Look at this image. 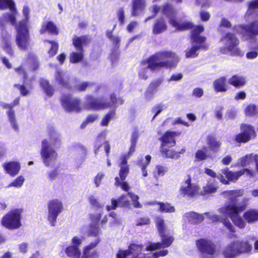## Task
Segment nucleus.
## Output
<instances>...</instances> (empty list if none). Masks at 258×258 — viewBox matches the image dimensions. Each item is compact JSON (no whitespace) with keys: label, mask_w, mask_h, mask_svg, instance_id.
I'll return each instance as SVG.
<instances>
[{"label":"nucleus","mask_w":258,"mask_h":258,"mask_svg":"<svg viewBox=\"0 0 258 258\" xmlns=\"http://www.w3.org/2000/svg\"><path fill=\"white\" fill-rule=\"evenodd\" d=\"M198 249L204 254L210 256L213 255L215 253V245L213 242L207 239H201L197 241Z\"/></svg>","instance_id":"obj_22"},{"label":"nucleus","mask_w":258,"mask_h":258,"mask_svg":"<svg viewBox=\"0 0 258 258\" xmlns=\"http://www.w3.org/2000/svg\"><path fill=\"white\" fill-rule=\"evenodd\" d=\"M63 209L61 202L58 199H53L48 203V220L51 226H54L58 215Z\"/></svg>","instance_id":"obj_17"},{"label":"nucleus","mask_w":258,"mask_h":258,"mask_svg":"<svg viewBox=\"0 0 258 258\" xmlns=\"http://www.w3.org/2000/svg\"><path fill=\"white\" fill-rule=\"evenodd\" d=\"M101 214L100 213H95L94 214H90V219L91 221V224H93L95 225H98V223L101 218Z\"/></svg>","instance_id":"obj_57"},{"label":"nucleus","mask_w":258,"mask_h":258,"mask_svg":"<svg viewBox=\"0 0 258 258\" xmlns=\"http://www.w3.org/2000/svg\"><path fill=\"white\" fill-rule=\"evenodd\" d=\"M179 61L178 56L170 51H159L141 64V68L139 72L140 79L146 80L152 71L160 69L175 67Z\"/></svg>","instance_id":"obj_2"},{"label":"nucleus","mask_w":258,"mask_h":258,"mask_svg":"<svg viewBox=\"0 0 258 258\" xmlns=\"http://www.w3.org/2000/svg\"><path fill=\"white\" fill-rule=\"evenodd\" d=\"M17 34L16 36V43L20 49L26 50L30 45V36L29 30L25 21H21L18 24L15 23Z\"/></svg>","instance_id":"obj_12"},{"label":"nucleus","mask_w":258,"mask_h":258,"mask_svg":"<svg viewBox=\"0 0 258 258\" xmlns=\"http://www.w3.org/2000/svg\"><path fill=\"white\" fill-rule=\"evenodd\" d=\"M245 83V78L238 75H234L229 80V83L236 87L243 86Z\"/></svg>","instance_id":"obj_42"},{"label":"nucleus","mask_w":258,"mask_h":258,"mask_svg":"<svg viewBox=\"0 0 258 258\" xmlns=\"http://www.w3.org/2000/svg\"><path fill=\"white\" fill-rule=\"evenodd\" d=\"M168 148V147H161V152L162 155L166 158H177L179 153Z\"/></svg>","instance_id":"obj_45"},{"label":"nucleus","mask_w":258,"mask_h":258,"mask_svg":"<svg viewBox=\"0 0 258 258\" xmlns=\"http://www.w3.org/2000/svg\"><path fill=\"white\" fill-rule=\"evenodd\" d=\"M19 102V98L15 99L13 104H7L5 103H2L0 105L4 108H8L9 110L7 111V115L8 120L11 124V126L15 131L19 130V125L16 118L15 112L11 109L14 106L18 104Z\"/></svg>","instance_id":"obj_23"},{"label":"nucleus","mask_w":258,"mask_h":258,"mask_svg":"<svg viewBox=\"0 0 258 258\" xmlns=\"http://www.w3.org/2000/svg\"><path fill=\"white\" fill-rule=\"evenodd\" d=\"M223 108L222 107H218L215 111V116L218 120H221L223 116Z\"/></svg>","instance_id":"obj_64"},{"label":"nucleus","mask_w":258,"mask_h":258,"mask_svg":"<svg viewBox=\"0 0 258 258\" xmlns=\"http://www.w3.org/2000/svg\"><path fill=\"white\" fill-rule=\"evenodd\" d=\"M65 253L67 256L71 258H79L81 251L79 247L75 245H70L65 249Z\"/></svg>","instance_id":"obj_36"},{"label":"nucleus","mask_w":258,"mask_h":258,"mask_svg":"<svg viewBox=\"0 0 258 258\" xmlns=\"http://www.w3.org/2000/svg\"><path fill=\"white\" fill-rule=\"evenodd\" d=\"M207 147H204L203 149L198 150L195 154L196 160L201 161L210 157V155L207 153Z\"/></svg>","instance_id":"obj_43"},{"label":"nucleus","mask_w":258,"mask_h":258,"mask_svg":"<svg viewBox=\"0 0 258 258\" xmlns=\"http://www.w3.org/2000/svg\"><path fill=\"white\" fill-rule=\"evenodd\" d=\"M84 57V50H76L70 55V61L75 63L81 61Z\"/></svg>","instance_id":"obj_40"},{"label":"nucleus","mask_w":258,"mask_h":258,"mask_svg":"<svg viewBox=\"0 0 258 258\" xmlns=\"http://www.w3.org/2000/svg\"><path fill=\"white\" fill-rule=\"evenodd\" d=\"M159 204L160 205L159 210L160 212L173 213L175 211L174 207L171 206L170 204L168 203H160Z\"/></svg>","instance_id":"obj_51"},{"label":"nucleus","mask_w":258,"mask_h":258,"mask_svg":"<svg viewBox=\"0 0 258 258\" xmlns=\"http://www.w3.org/2000/svg\"><path fill=\"white\" fill-rule=\"evenodd\" d=\"M115 27L116 24L114 25L112 30H107L106 32V36L107 38L112 42L115 47L118 48L119 46L120 39L118 36H115L112 34L113 30L115 29Z\"/></svg>","instance_id":"obj_44"},{"label":"nucleus","mask_w":258,"mask_h":258,"mask_svg":"<svg viewBox=\"0 0 258 258\" xmlns=\"http://www.w3.org/2000/svg\"><path fill=\"white\" fill-rule=\"evenodd\" d=\"M99 231H100V229L99 228L98 225H95L93 224L90 223V230H89V234L90 235H91L92 236H96L99 234Z\"/></svg>","instance_id":"obj_55"},{"label":"nucleus","mask_w":258,"mask_h":258,"mask_svg":"<svg viewBox=\"0 0 258 258\" xmlns=\"http://www.w3.org/2000/svg\"><path fill=\"white\" fill-rule=\"evenodd\" d=\"M223 196L228 201V205L218 209L220 213L229 216L233 223L240 228H243L246 224L240 216V213L243 211L246 205L245 199L238 203V198L244 195L243 189H236L225 191L222 193Z\"/></svg>","instance_id":"obj_1"},{"label":"nucleus","mask_w":258,"mask_h":258,"mask_svg":"<svg viewBox=\"0 0 258 258\" xmlns=\"http://www.w3.org/2000/svg\"><path fill=\"white\" fill-rule=\"evenodd\" d=\"M98 241H95L89 244L84 248L82 258H97L98 253L94 248L96 246Z\"/></svg>","instance_id":"obj_27"},{"label":"nucleus","mask_w":258,"mask_h":258,"mask_svg":"<svg viewBox=\"0 0 258 258\" xmlns=\"http://www.w3.org/2000/svg\"><path fill=\"white\" fill-rule=\"evenodd\" d=\"M251 249L252 245L247 240H236L227 245L223 254L226 258H235L241 254L249 252Z\"/></svg>","instance_id":"obj_10"},{"label":"nucleus","mask_w":258,"mask_h":258,"mask_svg":"<svg viewBox=\"0 0 258 258\" xmlns=\"http://www.w3.org/2000/svg\"><path fill=\"white\" fill-rule=\"evenodd\" d=\"M61 105L69 112H80L82 110L79 99L71 96H64L61 99Z\"/></svg>","instance_id":"obj_20"},{"label":"nucleus","mask_w":258,"mask_h":258,"mask_svg":"<svg viewBox=\"0 0 258 258\" xmlns=\"http://www.w3.org/2000/svg\"><path fill=\"white\" fill-rule=\"evenodd\" d=\"M156 92V90L155 88H153L151 87H149L145 94L146 98L147 99H150L155 94Z\"/></svg>","instance_id":"obj_63"},{"label":"nucleus","mask_w":258,"mask_h":258,"mask_svg":"<svg viewBox=\"0 0 258 258\" xmlns=\"http://www.w3.org/2000/svg\"><path fill=\"white\" fill-rule=\"evenodd\" d=\"M244 111L246 115L253 116L258 114V107L254 104H250L246 107Z\"/></svg>","instance_id":"obj_47"},{"label":"nucleus","mask_w":258,"mask_h":258,"mask_svg":"<svg viewBox=\"0 0 258 258\" xmlns=\"http://www.w3.org/2000/svg\"><path fill=\"white\" fill-rule=\"evenodd\" d=\"M9 8L10 12L4 13L1 17V23L4 25L10 23L14 25L16 22L18 11L13 0H0V10H4Z\"/></svg>","instance_id":"obj_13"},{"label":"nucleus","mask_w":258,"mask_h":258,"mask_svg":"<svg viewBox=\"0 0 258 258\" xmlns=\"http://www.w3.org/2000/svg\"><path fill=\"white\" fill-rule=\"evenodd\" d=\"M19 102V98L15 99L13 104H7L5 103H2L0 105L4 108H8L9 110L7 111V115L8 120L11 124V126L15 131L19 130V125L16 118L15 112L11 109L14 106L18 104Z\"/></svg>","instance_id":"obj_24"},{"label":"nucleus","mask_w":258,"mask_h":258,"mask_svg":"<svg viewBox=\"0 0 258 258\" xmlns=\"http://www.w3.org/2000/svg\"><path fill=\"white\" fill-rule=\"evenodd\" d=\"M218 187V186L216 182L214 180H210L206 185L202 188L200 194L201 195L213 194L217 191Z\"/></svg>","instance_id":"obj_33"},{"label":"nucleus","mask_w":258,"mask_h":258,"mask_svg":"<svg viewBox=\"0 0 258 258\" xmlns=\"http://www.w3.org/2000/svg\"><path fill=\"white\" fill-rule=\"evenodd\" d=\"M127 159L128 158L125 155L121 157V161L119 164L120 168L119 173V178L118 177L115 178V185L117 186L120 185L122 189L125 191H127L128 189L127 183L123 181L129 172V168L127 165Z\"/></svg>","instance_id":"obj_18"},{"label":"nucleus","mask_w":258,"mask_h":258,"mask_svg":"<svg viewBox=\"0 0 258 258\" xmlns=\"http://www.w3.org/2000/svg\"><path fill=\"white\" fill-rule=\"evenodd\" d=\"M24 180L25 178L23 176H19L12 182H11L8 185V187H10L12 186H14L15 187L19 188L22 186V185L24 183Z\"/></svg>","instance_id":"obj_53"},{"label":"nucleus","mask_w":258,"mask_h":258,"mask_svg":"<svg viewBox=\"0 0 258 258\" xmlns=\"http://www.w3.org/2000/svg\"><path fill=\"white\" fill-rule=\"evenodd\" d=\"M241 133L235 136V140L238 143H246L254 138L255 133L253 127L248 124H242L240 127Z\"/></svg>","instance_id":"obj_21"},{"label":"nucleus","mask_w":258,"mask_h":258,"mask_svg":"<svg viewBox=\"0 0 258 258\" xmlns=\"http://www.w3.org/2000/svg\"><path fill=\"white\" fill-rule=\"evenodd\" d=\"M221 173L225 175L229 182H233L236 181L243 175V171H240V170L234 172L230 171L227 167L221 170Z\"/></svg>","instance_id":"obj_30"},{"label":"nucleus","mask_w":258,"mask_h":258,"mask_svg":"<svg viewBox=\"0 0 258 258\" xmlns=\"http://www.w3.org/2000/svg\"><path fill=\"white\" fill-rule=\"evenodd\" d=\"M143 246L132 244L127 250H119L116 254V258H158L168 254L167 250H162L154 253L145 254L142 252Z\"/></svg>","instance_id":"obj_6"},{"label":"nucleus","mask_w":258,"mask_h":258,"mask_svg":"<svg viewBox=\"0 0 258 258\" xmlns=\"http://www.w3.org/2000/svg\"><path fill=\"white\" fill-rule=\"evenodd\" d=\"M226 79L224 77H221L213 83V86L215 90L217 92H225L226 91L225 86V82Z\"/></svg>","instance_id":"obj_39"},{"label":"nucleus","mask_w":258,"mask_h":258,"mask_svg":"<svg viewBox=\"0 0 258 258\" xmlns=\"http://www.w3.org/2000/svg\"><path fill=\"white\" fill-rule=\"evenodd\" d=\"M151 10L154 14L153 16L146 18L145 20V22L152 19L158 13L161 12L168 18L169 23L178 30H184L192 27V24L189 22H183L181 23L177 22L175 19V10L168 4L161 6L154 5L151 8Z\"/></svg>","instance_id":"obj_5"},{"label":"nucleus","mask_w":258,"mask_h":258,"mask_svg":"<svg viewBox=\"0 0 258 258\" xmlns=\"http://www.w3.org/2000/svg\"><path fill=\"white\" fill-rule=\"evenodd\" d=\"M200 187L196 183H191L189 176L182 182L179 190V195L183 197L192 198L199 193Z\"/></svg>","instance_id":"obj_19"},{"label":"nucleus","mask_w":258,"mask_h":258,"mask_svg":"<svg viewBox=\"0 0 258 258\" xmlns=\"http://www.w3.org/2000/svg\"><path fill=\"white\" fill-rule=\"evenodd\" d=\"M150 223V219L147 217L141 218L137 220L136 225L137 226H143L145 225H148Z\"/></svg>","instance_id":"obj_60"},{"label":"nucleus","mask_w":258,"mask_h":258,"mask_svg":"<svg viewBox=\"0 0 258 258\" xmlns=\"http://www.w3.org/2000/svg\"><path fill=\"white\" fill-rule=\"evenodd\" d=\"M97 147L95 150V154H97L100 151L103 150L106 154V156H109V153L110 152V145L108 142L105 141L102 145H100L99 144L96 145Z\"/></svg>","instance_id":"obj_49"},{"label":"nucleus","mask_w":258,"mask_h":258,"mask_svg":"<svg viewBox=\"0 0 258 258\" xmlns=\"http://www.w3.org/2000/svg\"><path fill=\"white\" fill-rule=\"evenodd\" d=\"M6 172L11 176H15L18 173L20 169V164L17 162H10L3 165Z\"/></svg>","instance_id":"obj_31"},{"label":"nucleus","mask_w":258,"mask_h":258,"mask_svg":"<svg viewBox=\"0 0 258 258\" xmlns=\"http://www.w3.org/2000/svg\"><path fill=\"white\" fill-rule=\"evenodd\" d=\"M115 114V110H111L109 111L106 115L102 118L101 125L102 126H107L108 124L109 121L113 118L114 115Z\"/></svg>","instance_id":"obj_52"},{"label":"nucleus","mask_w":258,"mask_h":258,"mask_svg":"<svg viewBox=\"0 0 258 258\" xmlns=\"http://www.w3.org/2000/svg\"><path fill=\"white\" fill-rule=\"evenodd\" d=\"M40 84L47 96L50 97L52 96L53 94V89L52 87L49 84L47 81L42 80Z\"/></svg>","instance_id":"obj_48"},{"label":"nucleus","mask_w":258,"mask_h":258,"mask_svg":"<svg viewBox=\"0 0 258 258\" xmlns=\"http://www.w3.org/2000/svg\"><path fill=\"white\" fill-rule=\"evenodd\" d=\"M204 30L202 25L195 26L191 33L192 47L185 51L186 58H193L198 55V51L200 49H206L208 46L204 43L206 40L205 37H202L199 34Z\"/></svg>","instance_id":"obj_8"},{"label":"nucleus","mask_w":258,"mask_h":258,"mask_svg":"<svg viewBox=\"0 0 258 258\" xmlns=\"http://www.w3.org/2000/svg\"><path fill=\"white\" fill-rule=\"evenodd\" d=\"M243 217L249 224L258 221V209H250L244 213Z\"/></svg>","instance_id":"obj_32"},{"label":"nucleus","mask_w":258,"mask_h":258,"mask_svg":"<svg viewBox=\"0 0 258 258\" xmlns=\"http://www.w3.org/2000/svg\"><path fill=\"white\" fill-rule=\"evenodd\" d=\"M48 32L52 34L57 35L58 34L55 25L52 22H44L40 29V33L43 34Z\"/></svg>","instance_id":"obj_35"},{"label":"nucleus","mask_w":258,"mask_h":258,"mask_svg":"<svg viewBox=\"0 0 258 258\" xmlns=\"http://www.w3.org/2000/svg\"><path fill=\"white\" fill-rule=\"evenodd\" d=\"M55 79L59 84L62 86H66L69 81V77L66 73L57 70Z\"/></svg>","instance_id":"obj_41"},{"label":"nucleus","mask_w":258,"mask_h":258,"mask_svg":"<svg viewBox=\"0 0 258 258\" xmlns=\"http://www.w3.org/2000/svg\"><path fill=\"white\" fill-rule=\"evenodd\" d=\"M253 163L255 165V170L258 172V155L254 154H247L237 160V164L243 167L249 166Z\"/></svg>","instance_id":"obj_25"},{"label":"nucleus","mask_w":258,"mask_h":258,"mask_svg":"<svg viewBox=\"0 0 258 258\" xmlns=\"http://www.w3.org/2000/svg\"><path fill=\"white\" fill-rule=\"evenodd\" d=\"M90 204L95 208H99L101 207L97 198L94 196H91L89 198Z\"/></svg>","instance_id":"obj_54"},{"label":"nucleus","mask_w":258,"mask_h":258,"mask_svg":"<svg viewBox=\"0 0 258 258\" xmlns=\"http://www.w3.org/2000/svg\"><path fill=\"white\" fill-rule=\"evenodd\" d=\"M146 6L145 0H132V16H136L140 14Z\"/></svg>","instance_id":"obj_29"},{"label":"nucleus","mask_w":258,"mask_h":258,"mask_svg":"<svg viewBox=\"0 0 258 258\" xmlns=\"http://www.w3.org/2000/svg\"><path fill=\"white\" fill-rule=\"evenodd\" d=\"M151 160V157L150 155H147L145 159H143L140 161V167L141 169L146 168L149 164Z\"/></svg>","instance_id":"obj_58"},{"label":"nucleus","mask_w":258,"mask_h":258,"mask_svg":"<svg viewBox=\"0 0 258 258\" xmlns=\"http://www.w3.org/2000/svg\"><path fill=\"white\" fill-rule=\"evenodd\" d=\"M207 142L209 148L213 151H216L221 145V143L212 136H208Z\"/></svg>","instance_id":"obj_46"},{"label":"nucleus","mask_w":258,"mask_h":258,"mask_svg":"<svg viewBox=\"0 0 258 258\" xmlns=\"http://www.w3.org/2000/svg\"><path fill=\"white\" fill-rule=\"evenodd\" d=\"M110 99L111 102H107L102 98H94L88 95L86 97V107L88 109L97 111L112 107L116 108L118 105L124 103V100L122 98H116L114 94L110 95Z\"/></svg>","instance_id":"obj_7"},{"label":"nucleus","mask_w":258,"mask_h":258,"mask_svg":"<svg viewBox=\"0 0 258 258\" xmlns=\"http://www.w3.org/2000/svg\"><path fill=\"white\" fill-rule=\"evenodd\" d=\"M155 223L161 241L157 243H150V244L146 248V250L147 251H153L168 247L172 243L174 240L171 231L168 228L163 218L159 217H157Z\"/></svg>","instance_id":"obj_4"},{"label":"nucleus","mask_w":258,"mask_h":258,"mask_svg":"<svg viewBox=\"0 0 258 258\" xmlns=\"http://www.w3.org/2000/svg\"><path fill=\"white\" fill-rule=\"evenodd\" d=\"M21 212L19 210H15L6 214L2 219V224L9 229H15L21 225Z\"/></svg>","instance_id":"obj_16"},{"label":"nucleus","mask_w":258,"mask_h":258,"mask_svg":"<svg viewBox=\"0 0 258 258\" xmlns=\"http://www.w3.org/2000/svg\"><path fill=\"white\" fill-rule=\"evenodd\" d=\"M49 138L50 145L51 144L53 147H58L60 145L61 138L60 134L55 130L52 129L49 132Z\"/></svg>","instance_id":"obj_34"},{"label":"nucleus","mask_w":258,"mask_h":258,"mask_svg":"<svg viewBox=\"0 0 258 258\" xmlns=\"http://www.w3.org/2000/svg\"><path fill=\"white\" fill-rule=\"evenodd\" d=\"M167 26L163 18L157 20L153 29L154 34H159L165 31Z\"/></svg>","instance_id":"obj_38"},{"label":"nucleus","mask_w":258,"mask_h":258,"mask_svg":"<svg viewBox=\"0 0 258 258\" xmlns=\"http://www.w3.org/2000/svg\"><path fill=\"white\" fill-rule=\"evenodd\" d=\"M130 199L132 200V204L136 208H140L142 205L138 201L139 197L135 195L133 192H128L125 195L121 196L118 199H112L111 200V205L106 206V210L108 211L115 210L118 206L121 207H127L131 205Z\"/></svg>","instance_id":"obj_11"},{"label":"nucleus","mask_w":258,"mask_h":258,"mask_svg":"<svg viewBox=\"0 0 258 258\" xmlns=\"http://www.w3.org/2000/svg\"><path fill=\"white\" fill-rule=\"evenodd\" d=\"M258 0H251L248 3V9L245 18L247 21H254L246 25L235 26L234 30L241 35L242 39L246 40L258 35Z\"/></svg>","instance_id":"obj_3"},{"label":"nucleus","mask_w":258,"mask_h":258,"mask_svg":"<svg viewBox=\"0 0 258 258\" xmlns=\"http://www.w3.org/2000/svg\"><path fill=\"white\" fill-rule=\"evenodd\" d=\"M225 46L221 48L223 53H230L232 55L243 56V52L239 49L237 46L239 44L238 39L231 33H227L223 38Z\"/></svg>","instance_id":"obj_14"},{"label":"nucleus","mask_w":258,"mask_h":258,"mask_svg":"<svg viewBox=\"0 0 258 258\" xmlns=\"http://www.w3.org/2000/svg\"><path fill=\"white\" fill-rule=\"evenodd\" d=\"M178 135L179 134L174 132H166L161 138L162 142L161 147H171L174 146L175 144L174 138Z\"/></svg>","instance_id":"obj_26"},{"label":"nucleus","mask_w":258,"mask_h":258,"mask_svg":"<svg viewBox=\"0 0 258 258\" xmlns=\"http://www.w3.org/2000/svg\"><path fill=\"white\" fill-rule=\"evenodd\" d=\"M48 42L51 45V48L48 51V53L50 56H53L56 54L57 52L58 49V44L57 43L54 42L49 41Z\"/></svg>","instance_id":"obj_56"},{"label":"nucleus","mask_w":258,"mask_h":258,"mask_svg":"<svg viewBox=\"0 0 258 258\" xmlns=\"http://www.w3.org/2000/svg\"><path fill=\"white\" fill-rule=\"evenodd\" d=\"M73 148L75 151L79 154L81 159L83 160L87 153L86 148L79 143L75 144Z\"/></svg>","instance_id":"obj_50"},{"label":"nucleus","mask_w":258,"mask_h":258,"mask_svg":"<svg viewBox=\"0 0 258 258\" xmlns=\"http://www.w3.org/2000/svg\"><path fill=\"white\" fill-rule=\"evenodd\" d=\"M2 44L4 50L10 55H13V50L11 46L12 38L10 35H3Z\"/></svg>","instance_id":"obj_37"},{"label":"nucleus","mask_w":258,"mask_h":258,"mask_svg":"<svg viewBox=\"0 0 258 258\" xmlns=\"http://www.w3.org/2000/svg\"><path fill=\"white\" fill-rule=\"evenodd\" d=\"M41 156L43 163L46 166H52L55 164L57 155L50 146L49 141L44 139L41 143Z\"/></svg>","instance_id":"obj_15"},{"label":"nucleus","mask_w":258,"mask_h":258,"mask_svg":"<svg viewBox=\"0 0 258 258\" xmlns=\"http://www.w3.org/2000/svg\"><path fill=\"white\" fill-rule=\"evenodd\" d=\"M58 175V172L57 170L56 169H54L48 172L47 178L50 181H53L56 178Z\"/></svg>","instance_id":"obj_62"},{"label":"nucleus","mask_w":258,"mask_h":258,"mask_svg":"<svg viewBox=\"0 0 258 258\" xmlns=\"http://www.w3.org/2000/svg\"><path fill=\"white\" fill-rule=\"evenodd\" d=\"M72 41L76 50H84L83 46L87 45L89 43L90 40L87 36H74Z\"/></svg>","instance_id":"obj_28"},{"label":"nucleus","mask_w":258,"mask_h":258,"mask_svg":"<svg viewBox=\"0 0 258 258\" xmlns=\"http://www.w3.org/2000/svg\"><path fill=\"white\" fill-rule=\"evenodd\" d=\"M30 63H32V67L33 70H36L38 67V62L37 61V57L35 55H32L29 58Z\"/></svg>","instance_id":"obj_59"},{"label":"nucleus","mask_w":258,"mask_h":258,"mask_svg":"<svg viewBox=\"0 0 258 258\" xmlns=\"http://www.w3.org/2000/svg\"><path fill=\"white\" fill-rule=\"evenodd\" d=\"M90 85H91V83L90 82H84L77 85L76 86V89L80 91H84L86 90L87 88Z\"/></svg>","instance_id":"obj_61"},{"label":"nucleus","mask_w":258,"mask_h":258,"mask_svg":"<svg viewBox=\"0 0 258 258\" xmlns=\"http://www.w3.org/2000/svg\"><path fill=\"white\" fill-rule=\"evenodd\" d=\"M205 216L212 221H221L228 229L231 232H234L235 227L230 223L229 220L221 218L219 216L213 214L205 213L203 215H199L195 212H190L186 213L184 215L183 218L185 221L191 223H198L202 222Z\"/></svg>","instance_id":"obj_9"}]
</instances>
